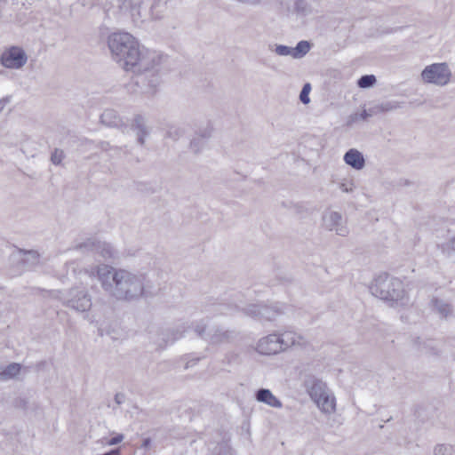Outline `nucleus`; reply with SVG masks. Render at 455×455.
<instances>
[{
  "label": "nucleus",
  "instance_id": "f257e3e1",
  "mask_svg": "<svg viewBox=\"0 0 455 455\" xmlns=\"http://www.w3.org/2000/svg\"><path fill=\"white\" fill-rule=\"evenodd\" d=\"M108 46L114 60L124 69L136 75L139 92L153 95L161 84L164 57L160 52L141 45L128 32H114L108 36Z\"/></svg>",
  "mask_w": 455,
  "mask_h": 455
},
{
  "label": "nucleus",
  "instance_id": "f03ea898",
  "mask_svg": "<svg viewBox=\"0 0 455 455\" xmlns=\"http://www.w3.org/2000/svg\"><path fill=\"white\" fill-rule=\"evenodd\" d=\"M90 277H96L102 290L119 300H133L145 294L144 276L124 268L99 264L84 270Z\"/></svg>",
  "mask_w": 455,
  "mask_h": 455
},
{
  "label": "nucleus",
  "instance_id": "7ed1b4c3",
  "mask_svg": "<svg viewBox=\"0 0 455 455\" xmlns=\"http://www.w3.org/2000/svg\"><path fill=\"white\" fill-rule=\"evenodd\" d=\"M373 296L385 300L394 307H403L410 304V297L403 283L386 273L379 275L370 287Z\"/></svg>",
  "mask_w": 455,
  "mask_h": 455
},
{
  "label": "nucleus",
  "instance_id": "20e7f679",
  "mask_svg": "<svg viewBox=\"0 0 455 455\" xmlns=\"http://www.w3.org/2000/svg\"><path fill=\"white\" fill-rule=\"evenodd\" d=\"M50 296L76 313L86 314L84 319L90 323L98 324L95 316L88 314L92 307V298L86 288L74 286L68 291H52Z\"/></svg>",
  "mask_w": 455,
  "mask_h": 455
},
{
  "label": "nucleus",
  "instance_id": "39448f33",
  "mask_svg": "<svg viewBox=\"0 0 455 455\" xmlns=\"http://www.w3.org/2000/svg\"><path fill=\"white\" fill-rule=\"evenodd\" d=\"M120 8L128 12L136 23H142L148 20H160L167 10V0H155L150 10L142 7L143 0H119Z\"/></svg>",
  "mask_w": 455,
  "mask_h": 455
},
{
  "label": "nucleus",
  "instance_id": "423d86ee",
  "mask_svg": "<svg viewBox=\"0 0 455 455\" xmlns=\"http://www.w3.org/2000/svg\"><path fill=\"white\" fill-rule=\"evenodd\" d=\"M306 390L317 408L324 414H332L336 411V398L322 379L315 377L305 381Z\"/></svg>",
  "mask_w": 455,
  "mask_h": 455
},
{
  "label": "nucleus",
  "instance_id": "0eeeda50",
  "mask_svg": "<svg viewBox=\"0 0 455 455\" xmlns=\"http://www.w3.org/2000/svg\"><path fill=\"white\" fill-rule=\"evenodd\" d=\"M451 76L452 72L446 62L427 65L420 74L424 83L441 87L450 84Z\"/></svg>",
  "mask_w": 455,
  "mask_h": 455
},
{
  "label": "nucleus",
  "instance_id": "6e6552de",
  "mask_svg": "<svg viewBox=\"0 0 455 455\" xmlns=\"http://www.w3.org/2000/svg\"><path fill=\"white\" fill-rule=\"evenodd\" d=\"M238 309L243 311L247 315L257 317L259 320L272 321L279 315L284 312L285 307L283 304L275 303L271 306L251 304V305H236Z\"/></svg>",
  "mask_w": 455,
  "mask_h": 455
},
{
  "label": "nucleus",
  "instance_id": "1a4fd4ad",
  "mask_svg": "<svg viewBox=\"0 0 455 455\" xmlns=\"http://www.w3.org/2000/svg\"><path fill=\"white\" fill-rule=\"evenodd\" d=\"M27 61L28 56L25 51L18 46H12L5 50L1 56V62L7 68H20Z\"/></svg>",
  "mask_w": 455,
  "mask_h": 455
},
{
  "label": "nucleus",
  "instance_id": "9d476101",
  "mask_svg": "<svg viewBox=\"0 0 455 455\" xmlns=\"http://www.w3.org/2000/svg\"><path fill=\"white\" fill-rule=\"evenodd\" d=\"M323 223L326 229L334 231L339 236H347L349 233L347 222L338 212H326L323 216Z\"/></svg>",
  "mask_w": 455,
  "mask_h": 455
},
{
  "label": "nucleus",
  "instance_id": "9b49d317",
  "mask_svg": "<svg viewBox=\"0 0 455 455\" xmlns=\"http://www.w3.org/2000/svg\"><path fill=\"white\" fill-rule=\"evenodd\" d=\"M281 351L283 352L290 347L307 348L310 346L307 338L292 331H285L278 333Z\"/></svg>",
  "mask_w": 455,
  "mask_h": 455
},
{
  "label": "nucleus",
  "instance_id": "f8f14e48",
  "mask_svg": "<svg viewBox=\"0 0 455 455\" xmlns=\"http://www.w3.org/2000/svg\"><path fill=\"white\" fill-rule=\"evenodd\" d=\"M310 44L307 41H299L295 47H291L283 44H275V49L272 51L283 57H291L292 59L303 58L310 50Z\"/></svg>",
  "mask_w": 455,
  "mask_h": 455
},
{
  "label": "nucleus",
  "instance_id": "ddd939ff",
  "mask_svg": "<svg viewBox=\"0 0 455 455\" xmlns=\"http://www.w3.org/2000/svg\"><path fill=\"white\" fill-rule=\"evenodd\" d=\"M77 247L80 249L84 248L95 251L104 259H111L116 257V251L110 243L97 240L95 238H89L84 243L79 244Z\"/></svg>",
  "mask_w": 455,
  "mask_h": 455
},
{
  "label": "nucleus",
  "instance_id": "4468645a",
  "mask_svg": "<svg viewBox=\"0 0 455 455\" xmlns=\"http://www.w3.org/2000/svg\"><path fill=\"white\" fill-rule=\"evenodd\" d=\"M256 351L265 355H273L281 353L278 333H271L260 338L257 342Z\"/></svg>",
  "mask_w": 455,
  "mask_h": 455
},
{
  "label": "nucleus",
  "instance_id": "2eb2a0df",
  "mask_svg": "<svg viewBox=\"0 0 455 455\" xmlns=\"http://www.w3.org/2000/svg\"><path fill=\"white\" fill-rule=\"evenodd\" d=\"M255 400L274 409H281L283 403L277 398L270 389L259 388L254 394Z\"/></svg>",
  "mask_w": 455,
  "mask_h": 455
},
{
  "label": "nucleus",
  "instance_id": "dca6fc26",
  "mask_svg": "<svg viewBox=\"0 0 455 455\" xmlns=\"http://www.w3.org/2000/svg\"><path fill=\"white\" fill-rule=\"evenodd\" d=\"M343 160L346 164L349 165L353 169L356 171H360L365 166V159L363 155L356 148H350L347 150L344 156Z\"/></svg>",
  "mask_w": 455,
  "mask_h": 455
},
{
  "label": "nucleus",
  "instance_id": "f3484780",
  "mask_svg": "<svg viewBox=\"0 0 455 455\" xmlns=\"http://www.w3.org/2000/svg\"><path fill=\"white\" fill-rule=\"evenodd\" d=\"M132 127L137 131L138 142L140 145L145 143V139L148 135V130L145 118L142 116H136L133 119Z\"/></svg>",
  "mask_w": 455,
  "mask_h": 455
},
{
  "label": "nucleus",
  "instance_id": "a211bd4d",
  "mask_svg": "<svg viewBox=\"0 0 455 455\" xmlns=\"http://www.w3.org/2000/svg\"><path fill=\"white\" fill-rule=\"evenodd\" d=\"M20 371V365L16 363H10L0 371V380H9L16 377Z\"/></svg>",
  "mask_w": 455,
  "mask_h": 455
},
{
  "label": "nucleus",
  "instance_id": "6ab92c4d",
  "mask_svg": "<svg viewBox=\"0 0 455 455\" xmlns=\"http://www.w3.org/2000/svg\"><path fill=\"white\" fill-rule=\"evenodd\" d=\"M431 305L433 309L438 313L441 317H446L451 313V306L442 299L435 298L431 300Z\"/></svg>",
  "mask_w": 455,
  "mask_h": 455
},
{
  "label": "nucleus",
  "instance_id": "aec40b11",
  "mask_svg": "<svg viewBox=\"0 0 455 455\" xmlns=\"http://www.w3.org/2000/svg\"><path fill=\"white\" fill-rule=\"evenodd\" d=\"M232 332L228 331H224L222 329H217L213 333L209 332V339L213 344H219L224 341H227L230 339Z\"/></svg>",
  "mask_w": 455,
  "mask_h": 455
},
{
  "label": "nucleus",
  "instance_id": "412c9836",
  "mask_svg": "<svg viewBox=\"0 0 455 455\" xmlns=\"http://www.w3.org/2000/svg\"><path fill=\"white\" fill-rule=\"evenodd\" d=\"M373 110H370V112H368L367 110H363L362 112H355V113H353L351 115H349L347 118V126H352L353 124L358 123V122H362V121H365L367 120L370 116H371L373 115Z\"/></svg>",
  "mask_w": 455,
  "mask_h": 455
},
{
  "label": "nucleus",
  "instance_id": "4be33fe9",
  "mask_svg": "<svg viewBox=\"0 0 455 455\" xmlns=\"http://www.w3.org/2000/svg\"><path fill=\"white\" fill-rule=\"evenodd\" d=\"M294 12L299 15L307 16L313 12V9L307 0H294Z\"/></svg>",
  "mask_w": 455,
  "mask_h": 455
},
{
  "label": "nucleus",
  "instance_id": "5701e85b",
  "mask_svg": "<svg viewBox=\"0 0 455 455\" xmlns=\"http://www.w3.org/2000/svg\"><path fill=\"white\" fill-rule=\"evenodd\" d=\"M101 122L109 126H116L119 124V118L116 116V112L112 109L105 110L101 116Z\"/></svg>",
  "mask_w": 455,
  "mask_h": 455
},
{
  "label": "nucleus",
  "instance_id": "b1692460",
  "mask_svg": "<svg viewBox=\"0 0 455 455\" xmlns=\"http://www.w3.org/2000/svg\"><path fill=\"white\" fill-rule=\"evenodd\" d=\"M338 188L343 193H353L355 189V184L353 179L344 178L338 182Z\"/></svg>",
  "mask_w": 455,
  "mask_h": 455
},
{
  "label": "nucleus",
  "instance_id": "393cba45",
  "mask_svg": "<svg viewBox=\"0 0 455 455\" xmlns=\"http://www.w3.org/2000/svg\"><path fill=\"white\" fill-rule=\"evenodd\" d=\"M442 251L449 258L455 256V235L441 245Z\"/></svg>",
  "mask_w": 455,
  "mask_h": 455
},
{
  "label": "nucleus",
  "instance_id": "a878e982",
  "mask_svg": "<svg viewBox=\"0 0 455 455\" xmlns=\"http://www.w3.org/2000/svg\"><path fill=\"white\" fill-rule=\"evenodd\" d=\"M184 134H185L184 128L178 126V125H170L168 127V130L166 132L167 137L173 140H178Z\"/></svg>",
  "mask_w": 455,
  "mask_h": 455
},
{
  "label": "nucleus",
  "instance_id": "bb28decb",
  "mask_svg": "<svg viewBox=\"0 0 455 455\" xmlns=\"http://www.w3.org/2000/svg\"><path fill=\"white\" fill-rule=\"evenodd\" d=\"M401 106L397 101H387L377 106L373 110V113L388 112L399 108Z\"/></svg>",
  "mask_w": 455,
  "mask_h": 455
},
{
  "label": "nucleus",
  "instance_id": "cd10ccee",
  "mask_svg": "<svg viewBox=\"0 0 455 455\" xmlns=\"http://www.w3.org/2000/svg\"><path fill=\"white\" fill-rule=\"evenodd\" d=\"M376 83V77L373 75H364L357 82L360 88H370Z\"/></svg>",
  "mask_w": 455,
  "mask_h": 455
},
{
  "label": "nucleus",
  "instance_id": "c85d7f7f",
  "mask_svg": "<svg viewBox=\"0 0 455 455\" xmlns=\"http://www.w3.org/2000/svg\"><path fill=\"white\" fill-rule=\"evenodd\" d=\"M435 455H455V448L451 445L439 444L435 448Z\"/></svg>",
  "mask_w": 455,
  "mask_h": 455
},
{
  "label": "nucleus",
  "instance_id": "c756f323",
  "mask_svg": "<svg viewBox=\"0 0 455 455\" xmlns=\"http://www.w3.org/2000/svg\"><path fill=\"white\" fill-rule=\"evenodd\" d=\"M212 455H232V453L228 444L225 443H221L214 447Z\"/></svg>",
  "mask_w": 455,
  "mask_h": 455
},
{
  "label": "nucleus",
  "instance_id": "7c9ffc66",
  "mask_svg": "<svg viewBox=\"0 0 455 455\" xmlns=\"http://www.w3.org/2000/svg\"><path fill=\"white\" fill-rule=\"evenodd\" d=\"M311 92L310 84L307 83L302 87V90L299 94V100L303 104H308L310 102L309 93Z\"/></svg>",
  "mask_w": 455,
  "mask_h": 455
},
{
  "label": "nucleus",
  "instance_id": "2f4dec72",
  "mask_svg": "<svg viewBox=\"0 0 455 455\" xmlns=\"http://www.w3.org/2000/svg\"><path fill=\"white\" fill-rule=\"evenodd\" d=\"M64 158V153L60 149H55L51 156V161L53 164L59 165L61 164L62 160Z\"/></svg>",
  "mask_w": 455,
  "mask_h": 455
},
{
  "label": "nucleus",
  "instance_id": "473e14b6",
  "mask_svg": "<svg viewBox=\"0 0 455 455\" xmlns=\"http://www.w3.org/2000/svg\"><path fill=\"white\" fill-rule=\"evenodd\" d=\"M124 435L122 434H119L117 435H116L115 437L108 440L106 442V444L108 445V446H113V445H116V444H118L120 443L123 440H124Z\"/></svg>",
  "mask_w": 455,
  "mask_h": 455
},
{
  "label": "nucleus",
  "instance_id": "72a5a7b5",
  "mask_svg": "<svg viewBox=\"0 0 455 455\" xmlns=\"http://www.w3.org/2000/svg\"><path fill=\"white\" fill-rule=\"evenodd\" d=\"M205 329H206V324L204 323H200L196 324L195 331L199 336L204 337Z\"/></svg>",
  "mask_w": 455,
  "mask_h": 455
},
{
  "label": "nucleus",
  "instance_id": "f704fd0d",
  "mask_svg": "<svg viewBox=\"0 0 455 455\" xmlns=\"http://www.w3.org/2000/svg\"><path fill=\"white\" fill-rule=\"evenodd\" d=\"M172 335H173V337L169 341L170 343H173L175 340H177L182 337V334L179 331L173 332Z\"/></svg>",
  "mask_w": 455,
  "mask_h": 455
},
{
  "label": "nucleus",
  "instance_id": "c9c22d12",
  "mask_svg": "<svg viewBox=\"0 0 455 455\" xmlns=\"http://www.w3.org/2000/svg\"><path fill=\"white\" fill-rule=\"evenodd\" d=\"M150 444H151V440H150V438H145V439L143 440V443H142L141 447H142V448H145V449H148V448L150 446Z\"/></svg>",
  "mask_w": 455,
  "mask_h": 455
},
{
  "label": "nucleus",
  "instance_id": "e433bc0d",
  "mask_svg": "<svg viewBox=\"0 0 455 455\" xmlns=\"http://www.w3.org/2000/svg\"><path fill=\"white\" fill-rule=\"evenodd\" d=\"M8 103V100L6 99H0V113L4 110V107Z\"/></svg>",
  "mask_w": 455,
  "mask_h": 455
},
{
  "label": "nucleus",
  "instance_id": "4c0bfd02",
  "mask_svg": "<svg viewBox=\"0 0 455 455\" xmlns=\"http://www.w3.org/2000/svg\"><path fill=\"white\" fill-rule=\"evenodd\" d=\"M211 132H212V129L207 128V129L204 131V132L202 134V136H203L204 138H208V137H210Z\"/></svg>",
  "mask_w": 455,
  "mask_h": 455
}]
</instances>
